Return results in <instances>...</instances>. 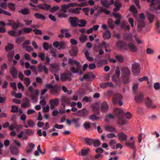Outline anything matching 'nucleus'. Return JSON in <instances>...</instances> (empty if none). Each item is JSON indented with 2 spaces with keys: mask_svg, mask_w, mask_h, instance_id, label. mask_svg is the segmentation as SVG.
Returning <instances> with one entry per match:
<instances>
[{
  "mask_svg": "<svg viewBox=\"0 0 160 160\" xmlns=\"http://www.w3.org/2000/svg\"><path fill=\"white\" fill-rule=\"evenodd\" d=\"M123 117L119 116V117H118V123L120 125L125 124L126 123V121L122 119Z\"/></svg>",
  "mask_w": 160,
  "mask_h": 160,
  "instance_id": "4c0bfd02",
  "label": "nucleus"
},
{
  "mask_svg": "<svg viewBox=\"0 0 160 160\" xmlns=\"http://www.w3.org/2000/svg\"><path fill=\"white\" fill-rule=\"evenodd\" d=\"M10 151L14 155H17L18 153V149L15 147L12 148L10 149Z\"/></svg>",
  "mask_w": 160,
  "mask_h": 160,
  "instance_id": "c03bdc74",
  "label": "nucleus"
},
{
  "mask_svg": "<svg viewBox=\"0 0 160 160\" xmlns=\"http://www.w3.org/2000/svg\"><path fill=\"white\" fill-rule=\"evenodd\" d=\"M92 111L96 114L98 115L100 113L99 111V107L97 104H95L92 106Z\"/></svg>",
  "mask_w": 160,
  "mask_h": 160,
  "instance_id": "393cba45",
  "label": "nucleus"
},
{
  "mask_svg": "<svg viewBox=\"0 0 160 160\" xmlns=\"http://www.w3.org/2000/svg\"><path fill=\"white\" fill-rule=\"evenodd\" d=\"M29 127H32L34 125V122L31 120H29L27 122Z\"/></svg>",
  "mask_w": 160,
  "mask_h": 160,
  "instance_id": "e2e57ef3",
  "label": "nucleus"
},
{
  "mask_svg": "<svg viewBox=\"0 0 160 160\" xmlns=\"http://www.w3.org/2000/svg\"><path fill=\"white\" fill-rule=\"evenodd\" d=\"M100 85V88H105L108 87L107 82L101 83Z\"/></svg>",
  "mask_w": 160,
  "mask_h": 160,
  "instance_id": "69168bd1",
  "label": "nucleus"
},
{
  "mask_svg": "<svg viewBox=\"0 0 160 160\" xmlns=\"http://www.w3.org/2000/svg\"><path fill=\"white\" fill-rule=\"evenodd\" d=\"M25 39L24 37H20L16 38V42L18 44H20Z\"/></svg>",
  "mask_w": 160,
  "mask_h": 160,
  "instance_id": "864d4df0",
  "label": "nucleus"
},
{
  "mask_svg": "<svg viewBox=\"0 0 160 160\" xmlns=\"http://www.w3.org/2000/svg\"><path fill=\"white\" fill-rule=\"evenodd\" d=\"M59 99L58 98L51 99L49 101V103L57 106L59 103Z\"/></svg>",
  "mask_w": 160,
  "mask_h": 160,
  "instance_id": "a878e982",
  "label": "nucleus"
},
{
  "mask_svg": "<svg viewBox=\"0 0 160 160\" xmlns=\"http://www.w3.org/2000/svg\"><path fill=\"white\" fill-rule=\"evenodd\" d=\"M126 146L130 147L133 150L136 149V148L134 147V141L131 143L126 142Z\"/></svg>",
  "mask_w": 160,
  "mask_h": 160,
  "instance_id": "a19ab883",
  "label": "nucleus"
},
{
  "mask_svg": "<svg viewBox=\"0 0 160 160\" xmlns=\"http://www.w3.org/2000/svg\"><path fill=\"white\" fill-rule=\"evenodd\" d=\"M13 48V45L11 43H8L5 47V50L7 52H8Z\"/></svg>",
  "mask_w": 160,
  "mask_h": 160,
  "instance_id": "72a5a7b5",
  "label": "nucleus"
},
{
  "mask_svg": "<svg viewBox=\"0 0 160 160\" xmlns=\"http://www.w3.org/2000/svg\"><path fill=\"white\" fill-rule=\"evenodd\" d=\"M140 68L138 63H134L132 65V71L133 73L138 74L140 72Z\"/></svg>",
  "mask_w": 160,
  "mask_h": 160,
  "instance_id": "0eeeda50",
  "label": "nucleus"
},
{
  "mask_svg": "<svg viewBox=\"0 0 160 160\" xmlns=\"http://www.w3.org/2000/svg\"><path fill=\"white\" fill-rule=\"evenodd\" d=\"M126 50L128 48L132 52H136L137 51V48L133 44L129 43L127 44Z\"/></svg>",
  "mask_w": 160,
  "mask_h": 160,
  "instance_id": "1a4fd4ad",
  "label": "nucleus"
},
{
  "mask_svg": "<svg viewBox=\"0 0 160 160\" xmlns=\"http://www.w3.org/2000/svg\"><path fill=\"white\" fill-rule=\"evenodd\" d=\"M121 71L122 73V82L124 83H128L130 82L129 75L130 71L127 67H124L122 68Z\"/></svg>",
  "mask_w": 160,
  "mask_h": 160,
  "instance_id": "f257e3e1",
  "label": "nucleus"
},
{
  "mask_svg": "<svg viewBox=\"0 0 160 160\" xmlns=\"http://www.w3.org/2000/svg\"><path fill=\"white\" fill-rule=\"evenodd\" d=\"M78 52V49L76 46H73L71 50L69 52L70 55L72 57H76L77 55Z\"/></svg>",
  "mask_w": 160,
  "mask_h": 160,
  "instance_id": "6ab92c4d",
  "label": "nucleus"
},
{
  "mask_svg": "<svg viewBox=\"0 0 160 160\" xmlns=\"http://www.w3.org/2000/svg\"><path fill=\"white\" fill-rule=\"evenodd\" d=\"M93 139L89 138H85V141L86 143L89 146H92L93 144Z\"/></svg>",
  "mask_w": 160,
  "mask_h": 160,
  "instance_id": "58836bf2",
  "label": "nucleus"
},
{
  "mask_svg": "<svg viewBox=\"0 0 160 160\" xmlns=\"http://www.w3.org/2000/svg\"><path fill=\"white\" fill-rule=\"evenodd\" d=\"M78 22H79L81 24L78 25V26L80 27H84L87 23L86 21L84 19L79 20Z\"/></svg>",
  "mask_w": 160,
  "mask_h": 160,
  "instance_id": "de8ad7c7",
  "label": "nucleus"
},
{
  "mask_svg": "<svg viewBox=\"0 0 160 160\" xmlns=\"http://www.w3.org/2000/svg\"><path fill=\"white\" fill-rule=\"evenodd\" d=\"M115 57L118 61L119 62H122L124 61L123 57L120 55H116Z\"/></svg>",
  "mask_w": 160,
  "mask_h": 160,
  "instance_id": "a18cd8bd",
  "label": "nucleus"
},
{
  "mask_svg": "<svg viewBox=\"0 0 160 160\" xmlns=\"http://www.w3.org/2000/svg\"><path fill=\"white\" fill-rule=\"evenodd\" d=\"M90 151V149L88 148L86 149H82L81 152H79L78 155L82 156H86L88 154Z\"/></svg>",
  "mask_w": 160,
  "mask_h": 160,
  "instance_id": "b1692460",
  "label": "nucleus"
},
{
  "mask_svg": "<svg viewBox=\"0 0 160 160\" xmlns=\"http://www.w3.org/2000/svg\"><path fill=\"white\" fill-rule=\"evenodd\" d=\"M123 38L125 40H130L132 39V36L131 34H125L123 35Z\"/></svg>",
  "mask_w": 160,
  "mask_h": 160,
  "instance_id": "09e8293b",
  "label": "nucleus"
},
{
  "mask_svg": "<svg viewBox=\"0 0 160 160\" xmlns=\"http://www.w3.org/2000/svg\"><path fill=\"white\" fill-rule=\"evenodd\" d=\"M89 111L86 108H83L82 109L79 110L76 113L75 115H78L80 117L84 118L87 116L89 113Z\"/></svg>",
  "mask_w": 160,
  "mask_h": 160,
  "instance_id": "39448f33",
  "label": "nucleus"
},
{
  "mask_svg": "<svg viewBox=\"0 0 160 160\" xmlns=\"http://www.w3.org/2000/svg\"><path fill=\"white\" fill-rule=\"evenodd\" d=\"M68 31V29H62L61 30V32L62 34H63L65 33V37L67 38H69L71 36V34H69L68 33L65 32H67Z\"/></svg>",
  "mask_w": 160,
  "mask_h": 160,
  "instance_id": "49530a36",
  "label": "nucleus"
},
{
  "mask_svg": "<svg viewBox=\"0 0 160 160\" xmlns=\"http://www.w3.org/2000/svg\"><path fill=\"white\" fill-rule=\"evenodd\" d=\"M114 112L118 117H119V116L123 117L124 115L122 110L120 109L115 108L114 109Z\"/></svg>",
  "mask_w": 160,
  "mask_h": 160,
  "instance_id": "412c9836",
  "label": "nucleus"
},
{
  "mask_svg": "<svg viewBox=\"0 0 160 160\" xmlns=\"http://www.w3.org/2000/svg\"><path fill=\"white\" fill-rule=\"evenodd\" d=\"M103 37L105 39H109L111 37V34L109 31H106L103 34Z\"/></svg>",
  "mask_w": 160,
  "mask_h": 160,
  "instance_id": "2f4dec72",
  "label": "nucleus"
},
{
  "mask_svg": "<svg viewBox=\"0 0 160 160\" xmlns=\"http://www.w3.org/2000/svg\"><path fill=\"white\" fill-rule=\"evenodd\" d=\"M101 5L106 8H109V4L108 0H101Z\"/></svg>",
  "mask_w": 160,
  "mask_h": 160,
  "instance_id": "f704fd0d",
  "label": "nucleus"
},
{
  "mask_svg": "<svg viewBox=\"0 0 160 160\" xmlns=\"http://www.w3.org/2000/svg\"><path fill=\"white\" fill-rule=\"evenodd\" d=\"M69 20L71 24L73 27H76L77 22L79 21V20L76 17H70L69 18Z\"/></svg>",
  "mask_w": 160,
  "mask_h": 160,
  "instance_id": "4468645a",
  "label": "nucleus"
},
{
  "mask_svg": "<svg viewBox=\"0 0 160 160\" xmlns=\"http://www.w3.org/2000/svg\"><path fill=\"white\" fill-rule=\"evenodd\" d=\"M93 145L95 147H98L101 144V142L98 139H93Z\"/></svg>",
  "mask_w": 160,
  "mask_h": 160,
  "instance_id": "e433bc0d",
  "label": "nucleus"
},
{
  "mask_svg": "<svg viewBox=\"0 0 160 160\" xmlns=\"http://www.w3.org/2000/svg\"><path fill=\"white\" fill-rule=\"evenodd\" d=\"M28 90L30 92L28 96L31 98L33 102H36L38 96L39 94V91L37 89L35 90V93L34 92V90H33L32 86L28 88Z\"/></svg>",
  "mask_w": 160,
  "mask_h": 160,
  "instance_id": "20e7f679",
  "label": "nucleus"
},
{
  "mask_svg": "<svg viewBox=\"0 0 160 160\" xmlns=\"http://www.w3.org/2000/svg\"><path fill=\"white\" fill-rule=\"evenodd\" d=\"M11 112L13 113L17 112H18V107L15 105L12 106Z\"/></svg>",
  "mask_w": 160,
  "mask_h": 160,
  "instance_id": "bf43d9fd",
  "label": "nucleus"
},
{
  "mask_svg": "<svg viewBox=\"0 0 160 160\" xmlns=\"http://www.w3.org/2000/svg\"><path fill=\"white\" fill-rule=\"evenodd\" d=\"M57 50L55 49H52L50 50V52L52 56L54 58H56L57 57L56 53Z\"/></svg>",
  "mask_w": 160,
  "mask_h": 160,
  "instance_id": "603ef678",
  "label": "nucleus"
},
{
  "mask_svg": "<svg viewBox=\"0 0 160 160\" xmlns=\"http://www.w3.org/2000/svg\"><path fill=\"white\" fill-rule=\"evenodd\" d=\"M122 95L119 93H115L113 97L112 102L115 105L118 104L120 106L123 105V103L122 101Z\"/></svg>",
  "mask_w": 160,
  "mask_h": 160,
  "instance_id": "7ed1b4c3",
  "label": "nucleus"
},
{
  "mask_svg": "<svg viewBox=\"0 0 160 160\" xmlns=\"http://www.w3.org/2000/svg\"><path fill=\"white\" fill-rule=\"evenodd\" d=\"M154 88L156 90L160 89V83L156 82L154 84Z\"/></svg>",
  "mask_w": 160,
  "mask_h": 160,
  "instance_id": "338daca9",
  "label": "nucleus"
},
{
  "mask_svg": "<svg viewBox=\"0 0 160 160\" xmlns=\"http://www.w3.org/2000/svg\"><path fill=\"white\" fill-rule=\"evenodd\" d=\"M81 8H77L76 9L71 8L69 9V11L70 12L78 14L80 12L79 10H81Z\"/></svg>",
  "mask_w": 160,
  "mask_h": 160,
  "instance_id": "c9c22d12",
  "label": "nucleus"
},
{
  "mask_svg": "<svg viewBox=\"0 0 160 160\" xmlns=\"http://www.w3.org/2000/svg\"><path fill=\"white\" fill-rule=\"evenodd\" d=\"M114 5L115 7L120 8L122 7V4L119 1L117 0L115 1Z\"/></svg>",
  "mask_w": 160,
  "mask_h": 160,
  "instance_id": "680f3d73",
  "label": "nucleus"
},
{
  "mask_svg": "<svg viewBox=\"0 0 160 160\" xmlns=\"http://www.w3.org/2000/svg\"><path fill=\"white\" fill-rule=\"evenodd\" d=\"M18 12L23 15H27L29 13V10L28 8H26L24 9L19 10Z\"/></svg>",
  "mask_w": 160,
  "mask_h": 160,
  "instance_id": "7c9ffc66",
  "label": "nucleus"
},
{
  "mask_svg": "<svg viewBox=\"0 0 160 160\" xmlns=\"http://www.w3.org/2000/svg\"><path fill=\"white\" fill-rule=\"evenodd\" d=\"M90 123L89 122H86L83 124V127L85 129H88L90 128Z\"/></svg>",
  "mask_w": 160,
  "mask_h": 160,
  "instance_id": "0e129e2a",
  "label": "nucleus"
},
{
  "mask_svg": "<svg viewBox=\"0 0 160 160\" xmlns=\"http://www.w3.org/2000/svg\"><path fill=\"white\" fill-rule=\"evenodd\" d=\"M108 110V106L105 102H102L101 105V110L102 112H106Z\"/></svg>",
  "mask_w": 160,
  "mask_h": 160,
  "instance_id": "9b49d317",
  "label": "nucleus"
},
{
  "mask_svg": "<svg viewBox=\"0 0 160 160\" xmlns=\"http://www.w3.org/2000/svg\"><path fill=\"white\" fill-rule=\"evenodd\" d=\"M25 34L26 33H29L32 30V29L31 28H23Z\"/></svg>",
  "mask_w": 160,
  "mask_h": 160,
  "instance_id": "774afa93",
  "label": "nucleus"
},
{
  "mask_svg": "<svg viewBox=\"0 0 160 160\" xmlns=\"http://www.w3.org/2000/svg\"><path fill=\"white\" fill-rule=\"evenodd\" d=\"M59 88L56 85H54L51 90V93L55 96H58L59 95Z\"/></svg>",
  "mask_w": 160,
  "mask_h": 160,
  "instance_id": "6e6552de",
  "label": "nucleus"
},
{
  "mask_svg": "<svg viewBox=\"0 0 160 160\" xmlns=\"http://www.w3.org/2000/svg\"><path fill=\"white\" fill-rule=\"evenodd\" d=\"M50 70L53 73L57 72L59 70V66L57 63L51 64L50 65Z\"/></svg>",
  "mask_w": 160,
  "mask_h": 160,
  "instance_id": "2eb2a0df",
  "label": "nucleus"
},
{
  "mask_svg": "<svg viewBox=\"0 0 160 160\" xmlns=\"http://www.w3.org/2000/svg\"><path fill=\"white\" fill-rule=\"evenodd\" d=\"M14 53V52H12L9 53L7 55V57L9 62L12 61Z\"/></svg>",
  "mask_w": 160,
  "mask_h": 160,
  "instance_id": "6e6d98bb",
  "label": "nucleus"
},
{
  "mask_svg": "<svg viewBox=\"0 0 160 160\" xmlns=\"http://www.w3.org/2000/svg\"><path fill=\"white\" fill-rule=\"evenodd\" d=\"M0 14H3L5 15H7L9 16H11V14L7 12V11L2 9V8H0Z\"/></svg>",
  "mask_w": 160,
  "mask_h": 160,
  "instance_id": "4d7b16f0",
  "label": "nucleus"
},
{
  "mask_svg": "<svg viewBox=\"0 0 160 160\" xmlns=\"http://www.w3.org/2000/svg\"><path fill=\"white\" fill-rule=\"evenodd\" d=\"M71 75L72 73L69 72L62 74L61 76V80L63 81L68 80Z\"/></svg>",
  "mask_w": 160,
  "mask_h": 160,
  "instance_id": "ddd939ff",
  "label": "nucleus"
},
{
  "mask_svg": "<svg viewBox=\"0 0 160 160\" xmlns=\"http://www.w3.org/2000/svg\"><path fill=\"white\" fill-rule=\"evenodd\" d=\"M88 39L87 36L85 35H82L79 37V40L82 43L84 42Z\"/></svg>",
  "mask_w": 160,
  "mask_h": 160,
  "instance_id": "3c124183",
  "label": "nucleus"
},
{
  "mask_svg": "<svg viewBox=\"0 0 160 160\" xmlns=\"http://www.w3.org/2000/svg\"><path fill=\"white\" fill-rule=\"evenodd\" d=\"M147 17L149 20V22L150 23H152V22L155 18V15L154 14L150 13H147Z\"/></svg>",
  "mask_w": 160,
  "mask_h": 160,
  "instance_id": "c756f323",
  "label": "nucleus"
},
{
  "mask_svg": "<svg viewBox=\"0 0 160 160\" xmlns=\"http://www.w3.org/2000/svg\"><path fill=\"white\" fill-rule=\"evenodd\" d=\"M38 7L40 9L45 10H48L51 8L50 5L45 3L39 4L38 5Z\"/></svg>",
  "mask_w": 160,
  "mask_h": 160,
  "instance_id": "4be33fe9",
  "label": "nucleus"
},
{
  "mask_svg": "<svg viewBox=\"0 0 160 160\" xmlns=\"http://www.w3.org/2000/svg\"><path fill=\"white\" fill-rule=\"evenodd\" d=\"M68 63L71 65L75 64L76 65L77 69H75L74 67H72L70 68V70L72 72L75 73H77L79 71L81 66L80 65V63L75 60H73L70 58L68 59Z\"/></svg>",
  "mask_w": 160,
  "mask_h": 160,
  "instance_id": "f03ea898",
  "label": "nucleus"
},
{
  "mask_svg": "<svg viewBox=\"0 0 160 160\" xmlns=\"http://www.w3.org/2000/svg\"><path fill=\"white\" fill-rule=\"evenodd\" d=\"M38 57L42 61H44L45 59V60L47 62H50V59L49 57L47 56L45 58V54L41 52L38 54Z\"/></svg>",
  "mask_w": 160,
  "mask_h": 160,
  "instance_id": "dca6fc26",
  "label": "nucleus"
},
{
  "mask_svg": "<svg viewBox=\"0 0 160 160\" xmlns=\"http://www.w3.org/2000/svg\"><path fill=\"white\" fill-rule=\"evenodd\" d=\"M8 34L11 36L16 37L18 36V34L14 30L9 31H8Z\"/></svg>",
  "mask_w": 160,
  "mask_h": 160,
  "instance_id": "ea45409f",
  "label": "nucleus"
},
{
  "mask_svg": "<svg viewBox=\"0 0 160 160\" xmlns=\"http://www.w3.org/2000/svg\"><path fill=\"white\" fill-rule=\"evenodd\" d=\"M70 101V99L65 96H63L61 98V102L65 103L66 104H69Z\"/></svg>",
  "mask_w": 160,
  "mask_h": 160,
  "instance_id": "bb28decb",
  "label": "nucleus"
},
{
  "mask_svg": "<svg viewBox=\"0 0 160 160\" xmlns=\"http://www.w3.org/2000/svg\"><path fill=\"white\" fill-rule=\"evenodd\" d=\"M127 43L121 41H117L116 46L117 48L122 50H126Z\"/></svg>",
  "mask_w": 160,
  "mask_h": 160,
  "instance_id": "423d86ee",
  "label": "nucleus"
},
{
  "mask_svg": "<svg viewBox=\"0 0 160 160\" xmlns=\"http://www.w3.org/2000/svg\"><path fill=\"white\" fill-rule=\"evenodd\" d=\"M35 145L34 143H30L28 144V146L26 148V152L28 153H31L32 152V149L34 148Z\"/></svg>",
  "mask_w": 160,
  "mask_h": 160,
  "instance_id": "5701e85b",
  "label": "nucleus"
},
{
  "mask_svg": "<svg viewBox=\"0 0 160 160\" xmlns=\"http://www.w3.org/2000/svg\"><path fill=\"white\" fill-rule=\"evenodd\" d=\"M118 139L122 141H125L127 140V136L123 132H120L118 134Z\"/></svg>",
  "mask_w": 160,
  "mask_h": 160,
  "instance_id": "aec40b11",
  "label": "nucleus"
},
{
  "mask_svg": "<svg viewBox=\"0 0 160 160\" xmlns=\"http://www.w3.org/2000/svg\"><path fill=\"white\" fill-rule=\"evenodd\" d=\"M145 23L143 20H139L138 21V30L139 32L142 31V28L145 26Z\"/></svg>",
  "mask_w": 160,
  "mask_h": 160,
  "instance_id": "f8f14e48",
  "label": "nucleus"
},
{
  "mask_svg": "<svg viewBox=\"0 0 160 160\" xmlns=\"http://www.w3.org/2000/svg\"><path fill=\"white\" fill-rule=\"evenodd\" d=\"M17 22V23L14 22L12 23V28L13 29H16L18 28L19 25H20V26H21L19 22Z\"/></svg>",
  "mask_w": 160,
  "mask_h": 160,
  "instance_id": "8fccbe9b",
  "label": "nucleus"
},
{
  "mask_svg": "<svg viewBox=\"0 0 160 160\" xmlns=\"http://www.w3.org/2000/svg\"><path fill=\"white\" fill-rule=\"evenodd\" d=\"M10 72L13 78H15L17 77L18 71L15 67L12 66L10 68Z\"/></svg>",
  "mask_w": 160,
  "mask_h": 160,
  "instance_id": "9d476101",
  "label": "nucleus"
},
{
  "mask_svg": "<svg viewBox=\"0 0 160 160\" xmlns=\"http://www.w3.org/2000/svg\"><path fill=\"white\" fill-rule=\"evenodd\" d=\"M145 103L147 106L148 108L151 107V104L152 103V101L148 97L146 98L145 99Z\"/></svg>",
  "mask_w": 160,
  "mask_h": 160,
  "instance_id": "473e14b6",
  "label": "nucleus"
},
{
  "mask_svg": "<svg viewBox=\"0 0 160 160\" xmlns=\"http://www.w3.org/2000/svg\"><path fill=\"white\" fill-rule=\"evenodd\" d=\"M24 83L25 86L27 87H28L31 83V81L28 78H25L24 79Z\"/></svg>",
  "mask_w": 160,
  "mask_h": 160,
  "instance_id": "13d9d810",
  "label": "nucleus"
},
{
  "mask_svg": "<svg viewBox=\"0 0 160 160\" xmlns=\"http://www.w3.org/2000/svg\"><path fill=\"white\" fill-rule=\"evenodd\" d=\"M59 7L58 6H56L52 7L50 10V12H54L58 10L59 9Z\"/></svg>",
  "mask_w": 160,
  "mask_h": 160,
  "instance_id": "052dcab7",
  "label": "nucleus"
},
{
  "mask_svg": "<svg viewBox=\"0 0 160 160\" xmlns=\"http://www.w3.org/2000/svg\"><path fill=\"white\" fill-rule=\"evenodd\" d=\"M135 101L137 103L142 102L143 100V95L142 93H140L139 95H136L134 97Z\"/></svg>",
  "mask_w": 160,
  "mask_h": 160,
  "instance_id": "a211bd4d",
  "label": "nucleus"
},
{
  "mask_svg": "<svg viewBox=\"0 0 160 160\" xmlns=\"http://www.w3.org/2000/svg\"><path fill=\"white\" fill-rule=\"evenodd\" d=\"M105 128L106 131H109L110 132H117L116 128L112 126H106Z\"/></svg>",
  "mask_w": 160,
  "mask_h": 160,
  "instance_id": "cd10ccee",
  "label": "nucleus"
},
{
  "mask_svg": "<svg viewBox=\"0 0 160 160\" xmlns=\"http://www.w3.org/2000/svg\"><path fill=\"white\" fill-rule=\"evenodd\" d=\"M37 68L38 70V72H42L43 70L47 74L48 72L46 66L45 65L43 66L42 64L41 63L38 64Z\"/></svg>",
  "mask_w": 160,
  "mask_h": 160,
  "instance_id": "f3484780",
  "label": "nucleus"
},
{
  "mask_svg": "<svg viewBox=\"0 0 160 160\" xmlns=\"http://www.w3.org/2000/svg\"><path fill=\"white\" fill-rule=\"evenodd\" d=\"M34 16L35 18L38 19H41L42 20H45L46 18V17L43 16L42 14L36 13L34 14Z\"/></svg>",
  "mask_w": 160,
  "mask_h": 160,
  "instance_id": "c85d7f7f",
  "label": "nucleus"
},
{
  "mask_svg": "<svg viewBox=\"0 0 160 160\" xmlns=\"http://www.w3.org/2000/svg\"><path fill=\"white\" fill-rule=\"evenodd\" d=\"M130 10L134 15L136 14L137 13V9L134 5H132L130 6Z\"/></svg>",
  "mask_w": 160,
  "mask_h": 160,
  "instance_id": "79ce46f5",
  "label": "nucleus"
},
{
  "mask_svg": "<svg viewBox=\"0 0 160 160\" xmlns=\"http://www.w3.org/2000/svg\"><path fill=\"white\" fill-rule=\"evenodd\" d=\"M24 132L25 133V135L30 136L34 134L32 130L29 129H25Z\"/></svg>",
  "mask_w": 160,
  "mask_h": 160,
  "instance_id": "37998d69",
  "label": "nucleus"
},
{
  "mask_svg": "<svg viewBox=\"0 0 160 160\" xmlns=\"http://www.w3.org/2000/svg\"><path fill=\"white\" fill-rule=\"evenodd\" d=\"M120 75V72L119 68L117 66L116 68V70L115 74V77L118 78Z\"/></svg>",
  "mask_w": 160,
  "mask_h": 160,
  "instance_id": "5fc2aeb1",
  "label": "nucleus"
}]
</instances>
